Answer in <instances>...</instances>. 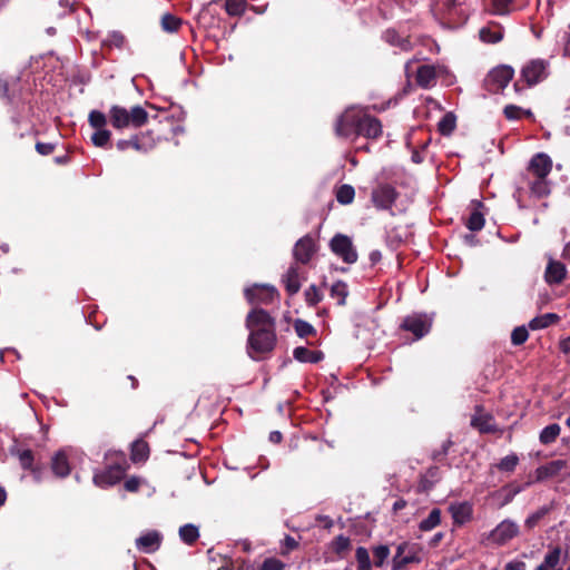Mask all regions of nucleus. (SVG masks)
I'll return each mask as SVG.
<instances>
[{
	"label": "nucleus",
	"mask_w": 570,
	"mask_h": 570,
	"mask_svg": "<svg viewBox=\"0 0 570 570\" xmlns=\"http://www.w3.org/2000/svg\"><path fill=\"white\" fill-rule=\"evenodd\" d=\"M109 122L117 130L138 129L149 120V114L140 105L127 109L120 105H112L108 111Z\"/></svg>",
	"instance_id": "f257e3e1"
},
{
	"label": "nucleus",
	"mask_w": 570,
	"mask_h": 570,
	"mask_svg": "<svg viewBox=\"0 0 570 570\" xmlns=\"http://www.w3.org/2000/svg\"><path fill=\"white\" fill-rule=\"evenodd\" d=\"M117 458L118 459L116 462L107 465L105 470L95 473L94 483L97 487L104 489L109 488L120 482V480L124 478L129 465L122 452L118 453Z\"/></svg>",
	"instance_id": "f03ea898"
},
{
	"label": "nucleus",
	"mask_w": 570,
	"mask_h": 570,
	"mask_svg": "<svg viewBox=\"0 0 570 570\" xmlns=\"http://www.w3.org/2000/svg\"><path fill=\"white\" fill-rule=\"evenodd\" d=\"M247 350L252 358L253 353L262 355L273 352L277 344L276 331H248Z\"/></svg>",
	"instance_id": "7ed1b4c3"
},
{
	"label": "nucleus",
	"mask_w": 570,
	"mask_h": 570,
	"mask_svg": "<svg viewBox=\"0 0 570 570\" xmlns=\"http://www.w3.org/2000/svg\"><path fill=\"white\" fill-rule=\"evenodd\" d=\"M432 324L433 317L426 313H412L402 320L400 330L412 333L415 340H421L430 333Z\"/></svg>",
	"instance_id": "20e7f679"
},
{
	"label": "nucleus",
	"mask_w": 570,
	"mask_h": 570,
	"mask_svg": "<svg viewBox=\"0 0 570 570\" xmlns=\"http://www.w3.org/2000/svg\"><path fill=\"white\" fill-rule=\"evenodd\" d=\"M10 453L19 460L20 466L29 471L37 482L41 481L45 466L36 461L35 453L31 449L14 445L10 449Z\"/></svg>",
	"instance_id": "39448f33"
},
{
	"label": "nucleus",
	"mask_w": 570,
	"mask_h": 570,
	"mask_svg": "<svg viewBox=\"0 0 570 570\" xmlns=\"http://www.w3.org/2000/svg\"><path fill=\"white\" fill-rule=\"evenodd\" d=\"M514 71L509 66H501L492 69L483 80L484 89L490 94L502 91L512 80Z\"/></svg>",
	"instance_id": "423d86ee"
},
{
	"label": "nucleus",
	"mask_w": 570,
	"mask_h": 570,
	"mask_svg": "<svg viewBox=\"0 0 570 570\" xmlns=\"http://www.w3.org/2000/svg\"><path fill=\"white\" fill-rule=\"evenodd\" d=\"M245 326L248 331H276V321L267 311L255 306L246 315Z\"/></svg>",
	"instance_id": "0eeeda50"
},
{
	"label": "nucleus",
	"mask_w": 570,
	"mask_h": 570,
	"mask_svg": "<svg viewBox=\"0 0 570 570\" xmlns=\"http://www.w3.org/2000/svg\"><path fill=\"white\" fill-rule=\"evenodd\" d=\"M569 468L568 461L558 459L550 461L543 465H540L534 471V480L528 481L525 483V487L531 485L533 482H543L549 479L558 478V476H568L569 473L567 472Z\"/></svg>",
	"instance_id": "6e6552de"
},
{
	"label": "nucleus",
	"mask_w": 570,
	"mask_h": 570,
	"mask_svg": "<svg viewBox=\"0 0 570 570\" xmlns=\"http://www.w3.org/2000/svg\"><path fill=\"white\" fill-rule=\"evenodd\" d=\"M245 298L252 305H269L279 298L278 291L271 285H253L244 291Z\"/></svg>",
	"instance_id": "1a4fd4ad"
},
{
	"label": "nucleus",
	"mask_w": 570,
	"mask_h": 570,
	"mask_svg": "<svg viewBox=\"0 0 570 570\" xmlns=\"http://www.w3.org/2000/svg\"><path fill=\"white\" fill-rule=\"evenodd\" d=\"M330 248L346 264H354L357 261V252L352 243V239L347 235H334L330 242Z\"/></svg>",
	"instance_id": "9d476101"
},
{
	"label": "nucleus",
	"mask_w": 570,
	"mask_h": 570,
	"mask_svg": "<svg viewBox=\"0 0 570 570\" xmlns=\"http://www.w3.org/2000/svg\"><path fill=\"white\" fill-rule=\"evenodd\" d=\"M549 62L544 59H533L523 66L521 77L529 87L543 81L548 77Z\"/></svg>",
	"instance_id": "9b49d317"
},
{
	"label": "nucleus",
	"mask_w": 570,
	"mask_h": 570,
	"mask_svg": "<svg viewBox=\"0 0 570 570\" xmlns=\"http://www.w3.org/2000/svg\"><path fill=\"white\" fill-rule=\"evenodd\" d=\"M397 196L399 193L392 185L380 184L372 190L371 200L377 209L387 210L392 208Z\"/></svg>",
	"instance_id": "f8f14e48"
},
{
	"label": "nucleus",
	"mask_w": 570,
	"mask_h": 570,
	"mask_svg": "<svg viewBox=\"0 0 570 570\" xmlns=\"http://www.w3.org/2000/svg\"><path fill=\"white\" fill-rule=\"evenodd\" d=\"M360 111L346 110L342 114L335 124V132L338 137L347 138L351 135H356L358 131Z\"/></svg>",
	"instance_id": "ddd939ff"
},
{
	"label": "nucleus",
	"mask_w": 570,
	"mask_h": 570,
	"mask_svg": "<svg viewBox=\"0 0 570 570\" xmlns=\"http://www.w3.org/2000/svg\"><path fill=\"white\" fill-rule=\"evenodd\" d=\"M519 533V527L511 520H503L489 534V540L498 546H503Z\"/></svg>",
	"instance_id": "4468645a"
},
{
	"label": "nucleus",
	"mask_w": 570,
	"mask_h": 570,
	"mask_svg": "<svg viewBox=\"0 0 570 570\" xmlns=\"http://www.w3.org/2000/svg\"><path fill=\"white\" fill-rule=\"evenodd\" d=\"M383 134V126L379 118L361 112L357 136L367 139H379Z\"/></svg>",
	"instance_id": "2eb2a0df"
},
{
	"label": "nucleus",
	"mask_w": 570,
	"mask_h": 570,
	"mask_svg": "<svg viewBox=\"0 0 570 570\" xmlns=\"http://www.w3.org/2000/svg\"><path fill=\"white\" fill-rule=\"evenodd\" d=\"M471 426L482 434H492L499 431L494 417L490 413H483V406H475V414L471 419Z\"/></svg>",
	"instance_id": "dca6fc26"
},
{
	"label": "nucleus",
	"mask_w": 570,
	"mask_h": 570,
	"mask_svg": "<svg viewBox=\"0 0 570 570\" xmlns=\"http://www.w3.org/2000/svg\"><path fill=\"white\" fill-rule=\"evenodd\" d=\"M316 252V245L312 236L305 235L299 238L293 250L294 258L297 263L307 264Z\"/></svg>",
	"instance_id": "f3484780"
},
{
	"label": "nucleus",
	"mask_w": 570,
	"mask_h": 570,
	"mask_svg": "<svg viewBox=\"0 0 570 570\" xmlns=\"http://www.w3.org/2000/svg\"><path fill=\"white\" fill-rule=\"evenodd\" d=\"M527 169L534 177L548 178L552 170V159L544 153H538L531 158Z\"/></svg>",
	"instance_id": "a211bd4d"
},
{
	"label": "nucleus",
	"mask_w": 570,
	"mask_h": 570,
	"mask_svg": "<svg viewBox=\"0 0 570 570\" xmlns=\"http://www.w3.org/2000/svg\"><path fill=\"white\" fill-rule=\"evenodd\" d=\"M449 512L455 525H463L469 522L473 515V507L470 502H455L449 505Z\"/></svg>",
	"instance_id": "6ab92c4d"
},
{
	"label": "nucleus",
	"mask_w": 570,
	"mask_h": 570,
	"mask_svg": "<svg viewBox=\"0 0 570 570\" xmlns=\"http://www.w3.org/2000/svg\"><path fill=\"white\" fill-rule=\"evenodd\" d=\"M567 277L566 265L556 259H549L544 272V281L549 285H559Z\"/></svg>",
	"instance_id": "aec40b11"
},
{
	"label": "nucleus",
	"mask_w": 570,
	"mask_h": 570,
	"mask_svg": "<svg viewBox=\"0 0 570 570\" xmlns=\"http://www.w3.org/2000/svg\"><path fill=\"white\" fill-rule=\"evenodd\" d=\"M161 539V534L158 531H148L136 539V547L144 553H153L159 549Z\"/></svg>",
	"instance_id": "412c9836"
},
{
	"label": "nucleus",
	"mask_w": 570,
	"mask_h": 570,
	"mask_svg": "<svg viewBox=\"0 0 570 570\" xmlns=\"http://www.w3.org/2000/svg\"><path fill=\"white\" fill-rule=\"evenodd\" d=\"M436 69L431 65H422L416 70L415 80L417 86L423 89L432 88L436 85Z\"/></svg>",
	"instance_id": "4be33fe9"
},
{
	"label": "nucleus",
	"mask_w": 570,
	"mask_h": 570,
	"mask_svg": "<svg viewBox=\"0 0 570 570\" xmlns=\"http://www.w3.org/2000/svg\"><path fill=\"white\" fill-rule=\"evenodd\" d=\"M285 289L289 296H294L301 289V272L297 264H292L283 276Z\"/></svg>",
	"instance_id": "5701e85b"
},
{
	"label": "nucleus",
	"mask_w": 570,
	"mask_h": 570,
	"mask_svg": "<svg viewBox=\"0 0 570 570\" xmlns=\"http://www.w3.org/2000/svg\"><path fill=\"white\" fill-rule=\"evenodd\" d=\"M51 470L58 478H66L70 474L68 456L63 451H58L51 459Z\"/></svg>",
	"instance_id": "b1692460"
},
{
	"label": "nucleus",
	"mask_w": 570,
	"mask_h": 570,
	"mask_svg": "<svg viewBox=\"0 0 570 570\" xmlns=\"http://www.w3.org/2000/svg\"><path fill=\"white\" fill-rule=\"evenodd\" d=\"M293 356L298 362L316 364L323 360L324 354L321 351H312L304 346H297L293 351Z\"/></svg>",
	"instance_id": "393cba45"
},
{
	"label": "nucleus",
	"mask_w": 570,
	"mask_h": 570,
	"mask_svg": "<svg viewBox=\"0 0 570 570\" xmlns=\"http://www.w3.org/2000/svg\"><path fill=\"white\" fill-rule=\"evenodd\" d=\"M562 550L559 546L551 547L547 554L543 558L542 563H540L535 570H554L558 569V566L561 560Z\"/></svg>",
	"instance_id": "a878e982"
},
{
	"label": "nucleus",
	"mask_w": 570,
	"mask_h": 570,
	"mask_svg": "<svg viewBox=\"0 0 570 570\" xmlns=\"http://www.w3.org/2000/svg\"><path fill=\"white\" fill-rule=\"evenodd\" d=\"M560 321V316L556 313H546L532 318L529 322V328L537 331L543 330L551 325L557 324Z\"/></svg>",
	"instance_id": "bb28decb"
},
{
	"label": "nucleus",
	"mask_w": 570,
	"mask_h": 570,
	"mask_svg": "<svg viewBox=\"0 0 570 570\" xmlns=\"http://www.w3.org/2000/svg\"><path fill=\"white\" fill-rule=\"evenodd\" d=\"M530 193L537 198H543L550 195V183L547 178L534 177L533 180L528 184Z\"/></svg>",
	"instance_id": "cd10ccee"
},
{
	"label": "nucleus",
	"mask_w": 570,
	"mask_h": 570,
	"mask_svg": "<svg viewBox=\"0 0 570 570\" xmlns=\"http://www.w3.org/2000/svg\"><path fill=\"white\" fill-rule=\"evenodd\" d=\"M149 456V445L144 440H136L131 444L130 459L134 463L145 462Z\"/></svg>",
	"instance_id": "c85d7f7f"
},
{
	"label": "nucleus",
	"mask_w": 570,
	"mask_h": 570,
	"mask_svg": "<svg viewBox=\"0 0 570 570\" xmlns=\"http://www.w3.org/2000/svg\"><path fill=\"white\" fill-rule=\"evenodd\" d=\"M137 142H139L138 151L148 153L154 149L159 138L155 137L153 130L140 131L136 134Z\"/></svg>",
	"instance_id": "c756f323"
},
{
	"label": "nucleus",
	"mask_w": 570,
	"mask_h": 570,
	"mask_svg": "<svg viewBox=\"0 0 570 570\" xmlns=\"http://www.w3.org/2000/svg\"><path fill=\"white\" fill-rule=\"evenodd\" d=\"M184 24L185 23L180 18L171 13H165L160 19L161 29L167 33L179 32Z\"/></svg>",
	"instance_id": "7c9ffc66"
},
{
	"label": "nucleus",
	"mask_w": 570,
	"mask_h": 570,
	"mask_svg": "<svg viewBox=\"0 0 570 570\" xmlns=\"http://www.w3.org/2000/svg\"><path fill=\"white\" fill-rule=\"evenodd\" d=\"M475 205H476V207L471 212V214L465 223V226L471 232L481 230L485 223L484 215L479 209L480 207L483 206V204L481 202H475Z\"/></svg>",
	"instance_id": "2f4dec72"
},
{
	"label": "nucleus",
	"mask_w": 570,
	"mask_h": 570,
	"mask_svg": "<svg viewBox=\"0 0 570 570\" xmlns=\"http://www.w3.org/2000/svg\"><path fill=\"white\" fill-rule=\"evenodd\" d=\"M178 533H179L180 540L187 546H193L199 539L198 527H196L193 523H187V524L181 525L179 528Z\"/></svg>",
	"instance_id": "473e14b6"
},
{
	"label": "nucleus",
	"mask_w": 570,
	"mask_h": 570,
	"mask_svg": "<svg viewBox=\"0 0 570 570\" xmlns=\"http://www.w3.org/2000/svg\"><path fill=\"white\" fill-rule=\"evenodd\" d=\"M560 432H561V428L559 424H557V423L549 424L540 432L539 441L544 445H549V444L556 442V440L560 435Z\"/></svg>",
	"instance_id": "72a5a7b5"
},
{
	"label": "nucleus",
	"mask_w": 570,
	"mask_h": 570,
	"mask_svg": "<svg viewBox=\"0 0 570 570\" xmlns=\"http://www.w3.org/2000/svg\"><path fill=\"white\" fill-rule=\"evenodd\" d=\"M456 127V117L453 112H446L438 124V130L442 136H450Z\"/></svg>",
	"instance_id": "f704fd0d"
},
{
	"label": "nucleus",
	"mask_w": 570,
	"mask_h": 570,
	"mask_svg": "<svg viewBox=\"0 0 570 570\" xmlns=\"http://www.w3.org/2000/svg\"><path fill=\"white\" fill-rule=\"evenodd\" d=\"M348 296V288L345 282L337 281L331 287V297L337 299V304L343 306L346 303Z\"/></svg>",
	"instance_id": "c9c22d12"
},
{
	"label": "nucleus",
	"mask_w": 570,
	"mask_h": 570,
	"mask_svg": "<svg viewBox=\"0 0 570 570\" xmlns=\"http://www.w3.org/2000/svg\"><path fill=\"white\" fill-rule=\"evenodd\" d=\"M441 523V510L433 509L428 518L422 520L419 524L421 531H431Z\"/></svg>",
	"instance_id": "e433bc0d"
},
{
	"label": "nucleus",
	"mask_w": 570,
	"mask_h": 570,
	"mask_svg": "<svg viewBox=\"0 0 570 570\" xmlns=\"http://www.w3.org/2000/svg\"><path fill=\"white\" fill-rule=\"evenodd\" d=\"M519 464V456L515 453H511L500 460L494 466L501 472L512 473Z\"/></svg>",
	"instance_id": "4c0bfd02"
},
{
	"label": "nucleus",
	"mask_w": 570,
	"mask_h": 570,
	"mask_svg": "<svg viewBox=\"0 0 570 570\" xmlns=\"http://www.w3.org/2000/svg\"><path fill=\"white\" fill-rule=\"evenodd\" d=\"M503 115L508 120H519L523 116L532 117L531 110H524L517 105H507L503 109Z\"/></svg>",
	"instance_id": "58836bf2"
},
{
	"label": "nucleus",
	"mask_w": 570,
	"mask_h": 570,
	"mask_svg": "<svg viewBox=\"0 0 570 570\" xmlns=\"http://www.w3.org/2000/svg\"><path fill=\"white\" fill-rule=\"evenodd\" d=\"M355 190L352 185L344 184L336 189V199L342 205H348L353 202Z\"/></svg>",
	"instance_id": "ea45409f"
},
{
	"label": "nucleus",
	"mask_w": 570,
	"mask_h": 570,
	"mask_svg": "<svg viewBox=\"0 0 570 570\" xmlns=\"http://www.w3.org/2000/svg\"><path fill=\"white\" fill-rule=\"evenodd\" d=\"M293 325L297 336L301 338L316 335L315 327L302 318L295 320Z\"/></svg>",
	"instance_id": "a19ab883"
},
{
	"label": "nucleus",
	"mask_w": 570,
	"mask_h": 570,
	"mask_svg": "<svg viewBox=\"0 0 570 570\" xmlns=\"http://www.w3.org/2000/svg\"><path fill=\"white\" fill-rule=\"evenodd\" d=\"M355 558L357 561V570H371L372 564L366 548L358 547L355 552Z\"/></svg>",
	"instance_id": "79ce46f5"
},
{
	"label": "nucleus",
	"mask_w": 570,
	"mask_h": 570,
	"mask_svg": "<svg viewBox=\"0 0 570 570\" xmlns=\"http://www.w3.org/2000/svg\"><path fill=\"white\" fill-rule=\"evenodd\" d=\"M304 297L308 306H315L323 299V293L313 284L305 289Z\"/></svg>",
	"instance_id": "37998d69"
},
{
	"label": "nucleus",
	"mask_w": 570,
	"mask_h": 570,
	"mask_svg": "<svg viewBox=\"0 0 570 570\" xmlns=\"http://www.w3.org/2000/svg\"><path fill=\"white\" fill-rule=\"evenodd\" d=\"M247 6L246 0H226L225 10L229 16H240Z\"/></svg>",
	"instance_id": "c03bdc74"
},
{
	"label": "nucleus",
	"mask_w": 570,
	"mask_h": 570,
	"mask_svg": "<svg viewBox=\"0 0 570 570\" xmlns=\"http://www.w3.org/2000/svg\"><path fill=\"white\" fill-rule=\"evenodd\" d=\"M108 120L109 118L107 119V116L99 110H91L88 116V122L95 129L105 128Z\"/></svg>",
	"instance_id": "a18cd8bd"
},
{
	"label": "nucleus",
	"mask_w": 570,
	"mask_h": 570,
	"mask_svg": "<svg viewBox=\"0 0 570 570\" xmlns=\"http://www.w3.org/2000/svg\"><path fill=\"white\" fill-rule=\"evenodd\" d=\"M550 512L549 507H542L532 514H530L524 522V525L528 529H533L539 524V522Z\"/></svg>",
	"instance_id": "49530a36"
},
{
	"label": "nucleus",
	"mask_w": 570,
	"mask_h": 570,
	"mask_svg": "<svg viewBox=\"0 0 570 570\" xmlns=\"http://www.w3.org/2000/svg\"><path fill=\"white\" fill-rule=\"evenodd\" d=\"M374 566L382 567L390 556V548L385 544L377 546L373 549Z\"/></svg>",
	"instance_id": "de8ad7c7"
},
{
	"label": "nucleus",
	"mask_w": 570,
	"mask_h": 570,
	"mask_svg": "<svg viewBox=\"0 0 570 570\" xmlns=\"http://www.w3.org/2000/svg\"><path fill=\"white\" fill-rule=\"evenodd\" d=\"M332 548L336 554H342L351 548V540L350 538L340 534L333 540Z\"/></svg>",
	"instance_id": "09e8293b"
},
{
	"label": "nucleus",
	"mask_w": 570,
	"mask_h": 570,
	"mask_svg": "<svg viewBox=\"0 0 570 570\" xmlns=\"http://www.w3.org/2000/svg\"><path fill=\"white\" fill-rule=\"evenodd\" d=\"M111 137L110 130L106 128L97 129V131L91 136V140L97 147H105Z\"/></svg>",
	"instance_id": "8fccbe9b"
},
{
	"label": "nucleus",
	"mask_w": 570,
	"mask_h": 570,
	"mask_svg": "<svg viewBox=\"0 0 570 570\" xmlns=\"http://www.w3.org/2000/svg\"><path fill=\"white\" fill-rule=\"evenodd\" d=\"M529 337V332L525 326H518L511 333V343L514 346L522 345Z\"/></svg>",
	"instance_id": "3c124183"
},
{
	"label": "nucleus",
	"mask_w": 570,
	"mask_h": 570,
	"mask_svg": "<svg viewBox=\"0 0 570 570\" xmlns=\"http://www.w3.org/2000/svg\"><path fill=\"white\" fill-rule=\"evenodd\" d=\"M116 147L119 151H126L128 149L138 151L139 142H137L136 134L131 135L129 138L119 139L116 144Z\"/></svg>",
	"instance_id": "603ef678"
},
{
	"label": "nucleus",
	"mask_w": 570,
	"mask_h": 570,
	"mask_svg": "<svg viewBox=\"0 0 570 570\" xmlns=\"http://www.w3.org/2000/svg\"><path fill=\"white\" fill-rule=\"evenodd\" d=\"M512 0H491L494 13L505 14L511 11Z\"/></svg>",
	"instance_id": "864d4df0"
},
{
	"label": "nucleus",
	"mask_w": 570,
	"mask_h": 570,
	"mask_svg": "<svg viewBox=\"0 0 570 570\" xmlns=\"http://www.w3.org/2000/svg\"><path fill=\"white\" fill-rule=\"evenodd\" d=\"M453 445V442L451 439H448L446 441L443 442V444L441 445V449L440 450H435L432 454V459L436 462H442L448 453H449V450L450 448Z\"/></svg>",
	"instance_id": "5fc2aeb1"
},
{
	"label": "nucleus",
	"mask_w": 570,
	"mask_h": 570,
	"mask_svg": "<svg viewBox=\"0 0 570 570\" xmlns=\"http://www.w3.org/2000/svg\"><path fill=\"white\" fill-rule=\"evenodd\" d=\"M141 483V478L132 475L125 481L124 488L126 491L135 493L139 491Z\"/></svg>",
	"instance_id": "6e6d98bb"
},
{
	"label": "nucleus",
	"mask_w": 570,
	"mask_h": 570,
	"mask_svg": "<svg viewBox=\"0 0 570 570\" xmlns=\"http://www.w3.org/2000/svg\"><path fill=\"white\" fill-rule=\"evenodd\" d=\"M35 148H36V151L39 155H41V156H49V155H51L55 151L56 145L52 144V142L37 141L36 145H35Z\"/></svg>",
	"instance_id": "4d7b16f0"
},
{
	"label": "nucleus",
	"mask_w": 570,
	"mask_h": 570,
	"mask_svg": "<svg viewBox=\"0 0 570 570\" xmlns=\"http://www.w3.org/2000/svg\"><path fill=\"white\" fill-rule=\"evenodd\" d=\"M523 489H524L523 485H514V484H510L507 488H504V490L508 491V493L503 500V504L510 503L518 493L523 491Z\"/></svg>",
	"instance_id": "13d9d810"
},
{
	"label": "nucleus",
	"mask_w": 570,
	"mask_h": 570,
	"mask_svg": "<svg viewBox=\"0 0 570 570\" xmlns=\"http://www.w3.org/2000/svg\"><path fill=\"white\" fill-rule=\"evenodd\" d=\"M298 548V542L291 535H286L284 539V544L281 553L283 556L288 554L291 551Z\"/></svg>",
	"instance_id": "bf43d9fd"
},
{
	"label": "nucleus",
	"mask_w": 570,
	"mask_h": 570,
	"mask_svg": "<svg viewBox=\"0 0 570 570\" xmlns=\"http://www.w3.org/2000/svg\"><path fill=\"white\" fill-rule=\"evenodd\" d=\"M434 485H435V482H433V480L429 479L428 476H425L423 474L420 479L419 490L421 492H429L433 489Z\"/></svg>",
	"instance_id": "052dcab7"
},
{
	"label": "nucleus",
	"mask_w": 570,
	"mask_h": 570,
	"mask_svg": "<svg viewBox=\"0 0 570 570\" xmlns=\"http://www.w3.org/2000/svg\"><path fill=\"white\" fill-rule=\"evenodd\" d=\"M425 476L433 480V482H439L441 479V471L440 468L436 465L430 466L426 472L424 473Z\"/></svg>",
	"instance_id": "680f3d73"
},
{
	"label": "nucleus",
	"mask_w": 570,
	"mask_h": 570,
	"mask_svg": "<svg viewBox=\"0 0 570 570\" xmlns=\"http://www.w3.org/2000/svg\"><path fill=\"white\" fill-rule=\"evenodd\" d=\"M124 42H125V38H109L108 40L104 41L101 45H102V48H111V47L121 48Z\"/></svg>",
	"instance_id": "e2e57ef3"
},
{
	"label": "nucleus",
	"mask_w": 570,
	"mask_h": 570,
	"mask_svg": "<svg viewBox=\"0 0 570 570\" xmlns=\"http://www.w3.org/2000/svg\"><path fill=\"white\" fill-rule=\"evenodd\" d=\"M390 43L393 46H400L402 49L407 50L410 48V39L409 38H390Z\"/></svg>",
	"instance_id": "0e129e2a"
},
{
	"label": "nucleus",
	"mask_w": 570,
	"mask_h": 570,
	"mask_svg": "<svg viewBox=\"0 0 570 570\" xmlns=\"http://www.w3.org/2000/svg\"><path fill=\"white\" fill-rule=\"evenodd\" d=\"M454 6H455V0H436V2H435L436 10H439V11L444 10V9L450 10Z\"/></svg>",
	"instance_id": "69168bd1"
},
{
	"label": "nucleus",
	"mask_w": 570,
	"mask_h": 570,
	"mask_svg": "<svg viewBox=\"0 0 570 570\" xmlns=\"http://www.w3.org/2000/svg\"><path fill=\"white\" fill-rule=\"evenodd\" d=\"M503 570H525V563L523 561H510L505 564Z\"/></svg>",
	"instance_id": "338daca9"
},
{
	"label": "nucleus",
	"mask_w": 570,
	"mask_h": 570,
	"mask_svg": "<svg viewBox=\"0 0 570 570\" xmlns=\"http://www.w3.org/2000/svg\"><path fill=\"white\" fill-rule=\"evenodd\" d=\"M406 564L405 557L393 558L392 570H403Z\"/></svg>",
	"instance_id": "774afa93"
}]
</instances>
